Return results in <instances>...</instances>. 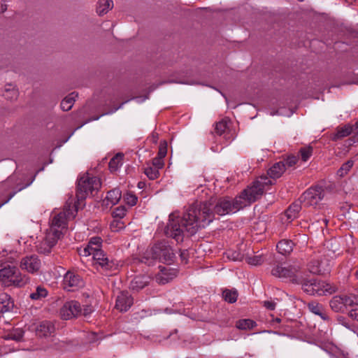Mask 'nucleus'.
<instances>
[{"instance_id":"nucleus-44","label":"nucleus","mask_w":358,"mask_h":358,"mask_svg":"<svg viewBox=\"0 0 358 358\" xmlns=\"http://www.w3.org/2000/svg\"><path fill=\"white\" fill-rule=\"evenodd\" d=\"M167 153V143L166 141H163L160 142L159 148V152H158V157H165Z\"/></svg>"},{"instance_id":"nucleus-7","label":"nucleus","mask_w":358,"mask_h":358,"mask_svg":"<svg viewBox=\"0 0 358 358\" xmlns=\"http://www.w3.org/2000/svg\"><path fill=\"white\" fill-rule=\"evenodd\" d=\"M303 290L310 295L323 296L331 294L337 291V287L324 281L308 280L306 277L302 283Z\"/></svg>"},{"instance_id":"nucleus-51","label":"nucleus","mask_w":358,"mask_h":358,"mask_svg":"<svg viewBox=\"0 0 358 358\" xmlns=\"http://www.w3.org/2000/svg\"><path fill=\"white\" fill-rule=\"evenodd\" d=\"M353 297L355 299V305H354V306H358V296H353Z\"/></svg>"},{"instance_id":"nucleus-40","label":"nucleus","mask_w":358,"mask_h":358,"mask_svg":"<svg viewBox=\"0 0 358 358\" xmlns=\"http://www.w3.org/2000/svg\"><path fill=\"white\" fill-rule=\"evenodd\" d=\"M299 153L303 162H306L312 155L313 148L311 147H305L300 149Z\"/></svg>"},{"instance_id":"nucleus-12","label":"nucleus","mask_w":358,"mask_h":358,"mask_svg":"<svg viewBox=\"0 0 358 358\" xmlns=\"http://www.w3.org/2000/svg\"><path fill=\"white\" fill-rule=\"evenodd\" d=\"M20 267L29 273H37L41 269V261L35 255L26 256L21 259Z\"/></svg>"},{"instance_id":"nucleus-11","label":"nucleus","mask_w":358,"mask_h":358,"mask_svg":"<svg viewBox=\"0 0 358 358\" xmlns=\"http://www.w3.org/2000/svg\"><path fill=\"white\" fill-rule=\"evenodd\" d=\"M84 286L82 278L77 273L68 271L64 276L63 287L69 292H73Z\"/></svg>"},{"instance_id":"nucleus-49","label":"nucleus","mask_w":358,"mask_h":358,"mask_svg":"<svg viewBox=\"0 0 358 358\" xmlns=\"http://www.w3.org/2000/svg\"><path fill=\"white\" fill-rule=\"evenodd\" d=\"M231 259L234 261H241L242 259L239 253L233 252L231 255Z\"/></svg>"},{"instance_id":"nucleus-32","label":"nucleus","mask_w":358,"mask_h":358,"mask_svg":"<svg viewBox=\"0 0 358 358\" xmlns=\"http://www.w3.org/2000/svg\"><path fill=\"white\" fill-rule=\"evenodd\" d=\"M48 290L43 286H38L36 290L29 295L32 300H41L48 296Z\"/></svg>"},{"instance_id":"nucleus-14","label":"nucleus","mask_w":358,"mask_h":358,"mask_svg":"<svg viewBox=\"0 0 358 358\" xmlns=\"http://www.w3.org/2000/svg\"><path fill=\"white\" fill-rule=\"evenodd\" d=\"M324 197L323 190L321 187L310 188L306 190L301 199L306 206H316Z\"/></svg>"},{"instance_id":"nucleus-9","label":"nucleus","mask_w":358,"mask_h":358,"mask_svg":"<svg viewBox=\"0 0 358 358\" xmlns=\"http://www.w3.org/2000/svg\"><path fill=\"white\" fill-rule=\"evenodd\" d=\"M69 213L63 210L58 214L55 215L51 221L49 231L58 235L60 238L62 234V231L66 227V222L69 219Z\"/></svg>"},{"instance_id":"nucleus-30","label":"nucleus","mask_w":358,"mask_h":358,"mask_svg":"<svg viewBox=\"0 0 358 358\" xmlns=\"http://www.w3.org/2000/svg\"><path fill=\"white\" fill-rule=\"evenodd\" d=\"M122 196L121 192L119 189H113L107 193L106 199L108 204L115 205L120 201Z\"/></svg>"},{"instance_id":"nucleus-15","label":"nucleus","mask_w":358,"mask_h":358,"mask_svg":"<svg viewBox=\"0 0 358 358\" xmlns=\"http://www.w3.org/2000/svg\"><path fill=\"white\" fill-rule=\"evenodd\" d=\"M59 238L58 235L48 230L44 239L37 245L38 252L45 255L50 253Z\"/></svg>"},{"instance_id":"nucleus-56","label":"nucleus","mask_w":358,"mask_h":358,"mask_svg":"<svg viewBox=\"0 0 358 358\" xmlns=\"http://www.w3.org/2000/svg\"><path fill=\"white\" fill-rule=\"evenodd\" d=\"M357 277H358V271H357Z\"/></svg>"},{"instance_id":"nucleus-13","label":"nucleus","mask_w":358,"mask_h":358,"mask_svg":"<svg viewBox=\"0 0 358 358\" xmlns=\"http://www.w3.org/2000/svg\"><path fill=\"white\" fill-rule=\"evenodd\" d=\"M308 268L313 274L322 275L329 272L330 263L327 259H321L318 257L309 262Z\"/></svg>"},{"instance_id":"nucleus-8","label":"nucleus","mask_w":358,"mask_h":358,"mask_svg":"<svg viewBox=\"0 0 358 358\" xmlns=\"http://www.w3.org/2000/svg\"><path fill=\"white\" fill-rule=\"evenodd\" d=\"M355 299L352 295H336L330 300L329 306L334 312H343L348 307L354 306Z\"/></svg>"},{"instance_id":"nucleus-20","label":"nucleus","mask_w":358,"mask_h":358,"mask_svg":"<svg viewBox=\"0 0 358 358\" xmlns=\"http://www.w3.org/2000/svg\"><path fill=\"white\" fill-rule=\"evenodd\" d=\"M55 331V326L50 321H43L36 327V333L40 337L51 336Z\"/></svg>"},{"instance_id":"nucleus-54","label":"nucleus","mask_w":358,"mask_h":358,"mask_svg":"<svg viewBox=\"0 0 358 358\" xmlns=\"http://www.w3.org/2000/svg\"><path fill=\"white\" fill-rule=\"evenodd\" d=\"M27 186V185H26V186H24V187H20V188L19 189V190H20H20H22V189H24V187H26Z\"/></svg>"},{"instance_id":"nucleus-43","label":"nucleus","mask_w":358,"mask_h":358,"mask_svg":"<svg viewBox=\"0 0 358 358\" xmlns=\"http://www.w3.org/2000/svg\"><path fill=\"white\" fill-rule=\"evenodd\" d=\"M246 262L248 264L257 266L262 263L263 260L260 256L248 257Z\"/></svg>"},{"instance_id":"nucleus-38","label":"nucleus","mask_w":358,"mask_h":358,"mask_svg":"<svg viewBox=\"0 0 358 358\" xmlns=\"http://www.w3.org/2000/svg\"><path fill=\"white\" fill-rule=\"evenodd\" d=\"M124 201L129 206H134L138 201V197L131 192H127L124 195Z\"/></svg>"},{"instance_id":"nucleus-39","label":"nucleus","mask_w":358,"mask_h":358,"mask_svg":"<svg viewBox=\"0 0 358 358\" xmlns=\"http://www.w3.org/2000/svg\"><path fill=\"white\" fill-rule=\"evenodd\" d=\"M144 173L149 178L150 180H155L158 178L159 173V171L155 167L148 166L145 168Z\"/></svg>"},{"instance_id":"nucleus-41","label":"nucleus","mask_w":358,"mask_h":358,"mask_svg":"<svg viewBox=\"0 0 358 358\" xmlns=\"http://www.w3.org/2000/svg\"><path fill=\"white\" fill-rule=\"evenodd\" d=\"M127 208L124 206L117 207L113 212V215L116 218H123L127 213Z\"/></svg>"},{"instance_id":"nucleus-53","label":"nucleus","mask_w":358,"mask_h":358,"mask_svg":"<svg viewBox=\"0 0 358 358\" xmlns=\"http://www.w3.org/2000/svg\"><path fill=\"white\" fill-rule=\"evenodd\" d=\"M275 321H276L277 322H280V319H279V318H276V319H275Z\"/></svg>"},{"instance_id":"nucleus-4","label":"nucleus","mask_w":358,"mask_h":358,"mask_svg":"<svg viewBox=\"0 0 358 358\" xmlns=\"http://www.w3.org/2000/svg\"><path fill=\"white\" fill-rule=\"evenodd\" d=\"M30 278L15 266H6L0 269V282L4 287L21 288L29 283Z\"/></svg>"},{"instance_id":"nucleus-16","label":"nucleus","mask_w":358,"mask_h":358,"mask_svg":"<svg viewBox=\"0 0 358 358\" xmlns=\"http://www.w3.org/2000/svg\"><path fill=\"white\" fill-rule=\"evenodd\" d=\"M93 259L104 271H113L116 267L113 262H110L101 250L90 252Z\"/></svg>"},{"instance_id":"nucleus-55","label":"nucleus","mask_w":358,"mask_h":358,"mask_svg":"<svg viewBox=\"0 0 358 358\" xmlns=\"http://www.w3.org/2000/svg\"><path fill=\"white\" fill-rule=\"evenodd\" d=\"M20 338H21V336H19V337H17V338H14V339H15V340H19Z\"/></svg>"},{"instance_id":"nucleus-29","label":"nucleus","mask_w":358,"mask_h":358,"mask_svg":"<svg viewBox=\"0 0 358 358\" xmlns=\"http://www.w3.org/2000/svg\"><path fill=\"white\" fill-rule=\"evenodd\" d=\"M301 205L299 203L295 202L292 203L285 211V216L289 221L293 220L297 217L298 213L301 210Z\"/></svg>"},{"instance_id":"nucleus-28","label":"nucleus","mask_w":358,"mask_h":358,"mask_svg":"<svg viewBox=\"0 0 358 358\" xmlns=\"http://www.w3.org/2000/svg\"><path fill=\"white\" fill-rule=\"evenodd\" d=\"M124 155L117 153L109 162V169L111 172L116 171L123 164Z\"/></svg>"},{"instance_id":"nucleus-47","label":"nucleus","mask_w":358,"mask_h":358,"mask_svg":"<svg viewBox=\"0 0 358 358\" xmlns=\"http://www.w3.org/2000/svg\"><path fill=\"white\" fill-rule=\"evenodd\" d=\"M264 306L268 310H273L275 308L276 303L273 301H264Z\"/></svg>"},{"instance_id":"nucleus-48","label":"nucleus","mask_w":358,"mask_h":358,"mask_svg":"<svg viewBox=\"0 0 358 358\" xmlns=\"http://www.w3.org/2000/svg\"><path fill=\"white\" fill-rule=\"evenodd\" d=\"M349 316L352 319L358 321V308H352L349 313Z\"/></svg>"},{"instance_id":"nucleus-35","label":"nucleus","mask_w":358,"mask_h":358,"mask_svg":"<svg viewBox=\"0 0 358 358\" xmlns=\"http://www.w3.org/2000/svg\"><path fill=\"white\" fill-rule=\"evenodd\" d=\"M229 121L227 120H222L215 124V132L217 134L221 136L224 134L228 129Z\"/></svg>"},{"instance_id":"nucleus-52","label":"nucleus","mask_w":358,"mask_h":358,"mask_svg":"<svg viewBox=\"0 0 358 358\" xmlns=\"http://www.w3.org/2000/svg\"><path fill=\"white\" fill-rule=\"evenodd\" d=\"M354 127H355V130H357L355 131V133H358V121L355 124ZM353 130H354V128H353Z\"/></svg>"},{"instance_id":"nucleus-37","label":"nucleus","mask_w":358,"mask_h":358,"mask_svg":"<svg viewBox=\"0 0 358 358\" xmlns=\"http://www.w3.org/2000/svg\"><path fill=\"white\" fill-rule=\"evenodd\" d=\"M18 96L17 90L12 87L11 85H8V87H6L3 96L7 99H14Z\"/></svg>"},{"instance_id":"nucleus-21","label":"nucleus","mask_w":358,"mask_h":358,"mask_svg":"<svg viewBox=\"0 0 358 358\" xmlns=\"http://www.w3.org/2000/svg\"><path fill=\"white\" fill-rule=\"evenodd\" d=\"M308 310L315 315H319L323 320H329V316L326 313L322 304L316 301H311L308 304Z\"/></svg>"},{"instance_id":"nucleus-19","label":"nucleus","mask_w":358,"mask_h":358,"mask_svg":"<svg viewBox=\"0 0 358 358\" xmlns=\"http://www.w3.org/2000/svg\"><path fill=\"white\" fill-rule=\"evenodd\" d=\"M101 243L102 240L100 237H92L90 240L87 245L83 249H80L79 250L80 255L87 257L90 255V252L101 250Z\"/></svg>"},{"instance_id":"nucleus-26","label":"nucleus","mask_w":358,"mask_h":358,"mask_svg":"<svg viewBox=\"0 0 358 358\" xmlns=\"http://www.w3.org/2000/svg\"><path fill=\"white\" fill-rule=\"evenodd\" d=\"M293 243L290 240H282L277 244V250L279 253L287 255L293 250Z\"/></svg>"},{"instance_id":"nucleus-31","label":"nucleus","mask_w":358,"mask_h":358,"mask_svg":"<svg viewBox=\"0 0 358 358\" xmlns=\"http://www.w3.org/2000/svg\"><path fill=\"white\" fill-rule=\"evenodd\" d=\"M353 132V127L349 124L338 128L334 136V139L342 138L346 137Z\"/></svg>"},{"instance_id":"nucleus-5","label":"nucleus","mask_w":358,"mask_h":358,"mask_svg":"<svg viewBox=\"0 0 358 358\" xmlns=\"http://www.w3.org/2000/svg\"><path fill=\"white\" fill-rule=\"evenodd\" d=\"M174 258V253L172 248L165 242H159L153 245L150 250L145 252L142 262L150 265L151 260L159 259L160 262L170 263Z\"/></svg>"},{"instance_id":"nucleus-22","label":"nucleus","mask_w":358,"mask_h":358,"mask_svg":"<svg viewBox=\"0 0 358 358\" xmlns=\"http://www.w3.org/2000/svg\"><path fill=\"white\" fill-rule=\"evenodd\" d=\"M150 278L145 275H137L131 281L130 287L133 290L139 291L149 283Z\"/></svg>"},{"instance_id":"nucleus-2","label":"nucleus","mask_w":358,"mask_h":358,"mask_svg":"<svg viewBox=\"0 0 358 358\" xmlns=\"http://www.w3.org/2000/svg\"><path fill=\"white\" fill-rule=\"evenodd\" d=\"M271 185H273V182L268 177L261 176L258 178L250 186L244 189L238 196H236L243 205V208L259 199L266 189V187Z\"/></svg>"},{"instance_id":"nucleus-24","label":"nucleus","mask_w":358,"mask_h":358,"mask_svg":"<svg viewBox=\"0 0 358 358\" xmlns=\"http://www.w3.org/2000/svg\"><path fill=\"white\" fill-rule=\"evenodd\" d=\"M285 171V165L284 162H277L272 166L268 171L269 176L268 178H280L284 171Z\"/></svg>"},{"instance_id":"nucleus-3","label":"nucleus","mask_w":358,"mask_h":358,"mask_svg":"<svg viewBox=\"0 0 358 358\" xmlns=\"http://www.w3.org/2000/svg\"><path fill=\"white\" fill-rule=\"evenodd\" d=\"M271 274L280 278H283L293 284L301 285L307 275L301 270L299 264L276 265L271 271Z\"/></svg>"},{"instance_id":"nucleus-45","label":"nucleus","mask_w":358,"mask_h":358,"mask_svg":"<svg viewBox=\"0 0 358 358\" xmlns=\"http://www.w3.org/2000/svg\"><path fill=\"white\" fill-rule=\"evenodd\" d=\"M152 165L157 170L163 168L164 163L162 157H156L152 159Z\"/></svg>"},{"instance_id":"nucleus-10","label":"nucleus","mask_w":358,"mask_h":358,"mask_svg":"<svg viewBox=\"0 0 358 358\" xmlns=\"http://www.w3.org/2000/svg\"><path fill=\"white\" fill-rule=\"evenodd\" d=\"M60 315L63 320H70L81 315L82 307L77 301L66 302L60 309Z\"/></svg>"},{"instance_id":"nucleus-33","label":"nucleus","mask_w":358,"mask_h":358,"mask_svg":"<svg viewBox=\"0 0 358 358\" xmlns=\"http://www.w3.org/2000/svg\"><path fill=\"white\" fill-rule=\"evenodd\" d=\"M256 326V322L250 319L239 320L236 322V327L238 329L248 330L251 329Z\"/></svg>"},{"instance_id":"nucleus-1","label":"nucleus","mask_w":358,"mask_h":358,"mask_svg":"<svg viewBox=\"0 0 358 358\" xmlns=\"http://www.w3.org/2000/svg\"><path fill=\"white\" fill-rule=\"evenodd\" d=\"M243 208L237 197L210 198L208 201L196 202L191 205L182 217L177 213L169 215L166 234L177 242H182L184 236L195 234L199 229L208 226L214 218V214L225 215L235 213Z\"/></svg>"},{"instance_id":"nucleus-6","label":"nucleus","mask_w":358,"mask_h":358,"mask_svg":"<svg viewBox=\"0 0 358 358\" xmlns=\"http://www.w3.org/2000/svg\"><path fill=\"white\" fill-rule=\"evenodd\" d=\"M100 187L101 182L97 177L84 175L78 180L76 196L78 199H85L90 195L94 196Z\"/></svg>"},{"instance_id":"nucleus-36","label":"nucleus","mask_w":358,"mask_h":358,"mask_svg":"<svg viewBox=\"0 0 358 358\" xmlns=\"http://www.w3.org/2000/svg\"><path fill=\"white\" fill-rule=\"evenodd\" d=\"M354 162L352 160H348L345 163H344L341 167L337 171V176L340 178L344 177L348 171L353 166Z\"/></svg>"},{"instance_id":"nucleus-42","label":"nucleus","mask_w":358,"mask_h":358,"mask_svg":"<svg viewBox=\"0 0 358 358\" xmlns=\"http://www.w3.org/2000/svg\"><path fill=\"white\" fill-rule=\"evenodd\" d=\"M298 161V157L294 155L289 156L287 159L281 162H284L285 165V169L287 168H291L294 166Z\"/></svg>"},{"instance_id":"nucleus-27","label":"nucleus","mask_w":358,"mask_h":358,"mask_svg":"<svg viewBox=\"0 0 358 358\" xmlns=\"http://www.w3.org/2000/svg\"><path fill=\"white\" fill-rule=\"evenodd\" d=\"M78 96V94L75 92H72L66 96L61 102V108L64 111H68L71 109L73 107L76 98Z\"/></svg>"},{"instance_id":"nucleus-17","label":"nucleus","mask_w":358,"mask_h":358,"mask_svg":"<svg viewBox=\"0 0 358 358\" xmlns=\"http://www.w3.org/2000/svg\"><path fill=\"white\" fill-rule=\"evenodd\" d=\"M159 271L155 276L156 282L159 284L164 285L173 280L177 275V270L170 266L159 267Z\"/></svg>"},{"instance_id":"nucleus-50","label":"nucleus","mask_w":358,"mask_h":358,"mask_svg":"<svg viewBox=\"0 0 358 358\" xmlns=\"http://www.w3.org/2000/svg\"><path fill=\"white\" fill-rule=\"evenodd\" d=\"M15 193H16L15 192H13V193H12V194L10 195L9 198H8V199L5 201V202L2 203L0 205V208H1V207L4 203H7V202H8V201H9V200H10V199H11V198H12V197L15 194Z\"/></svg>"},{"instance_id":"nucleus-23","label":"nucleus","mask_w":358,"mask_h":358,"mask_svg":"<svg viewBox=\"0 0 358 358\" xmlns=\"http://www.w3.org/2000/svg\"><path fill=\"white\" fill-rule=\"evenodd\" d=\"M13 307L10 296L6 293H0V313L10 311Z\"/></svg>"},{"instance_id":"nucleus-34","label":"nucleus","mask_w":358,"mask_h":358,"mask_svg":"<svg viewBox=\"0 0 358 358\" xmlns=\"http://www.w3.org/2000/svg\"><path fill=\"white\" fill-rule=\"evenodd\" d=\"M223 297L226 301L232 303L236 301L238 292L236 289H226L223 292Z\"/></svg>"},{"instance_id":"nucleus-46","label":"nucleus","mask_w":358,"mask_h":358,"mask_svg":"<svg viewBox=\"0 0 358 358\" xmlns=\"http://www.w3.org/2000/svg\"><path fill=\"white\" fill-rule=\"evenodd\" d=\"M94 311V308L90 305H86L83 308H82L81 315H83L85 317H87L91 315V313Z\"/></svg>"},{"instance_id":"nucleus-18","label":"nucleus","mask_w":358,"mask_h":358,"mask_svg":"<svg viewBox=\"0 0 358 358\" xmlns=\"http://www.w3.org/2000/svg\"><path fill=\"white\" fill-rule=\"evenodd\" d=\"M134 303V299L127 292H122L117 296L115 308L120 312L127 311Z\"/></svg>"},{"instance_id":"nucleus-25","label":"nucleus","mask_w":358,"mask_h":358,"mask_svg":"<svg viewBox=\"0 0 358 358\" xmlns=\"http://www.w3.org/2000/svg\"><path fill=\"white\" fill-rule=\"evenodd\" d=\"M113 8V2L112 0H99L96 5V13L101 16L106 14Z\"/></svg>"}]
</instances>
